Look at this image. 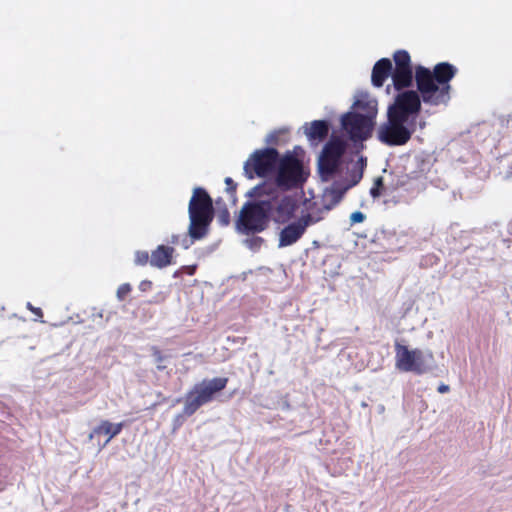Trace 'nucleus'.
<instances>
[{
  "instance_id": "nucleus-1",
  "label": "nucleus",
  "mask_w": 512,
  "mask_h": 512,
  "mask_svg": "<svg viewBox=\"0 0 512 512\" xmlns=\"http://www.w3.org/2000/svg\"><path fill=\"white\" fill-rule=\"evenodd\" d=\"M245 196L248 200L235 218V230L247 236L241 241L242 245L257 253L265 243L258 234L267 230L271 222L285 224L294 219L299 201L293 194H279L268 182L255 185Z\"/></svg>"
},
{
  "instance_id": "nucleus-2",
  "label": "nucleus",
  "mask_w": 512,
  "mask_h": 512,
  "mask_svg": "<svg viewBox=\"0 0 512 512\" xmlns=\"http://www.w3.org/2000/svg\"><path fill=\"white\" fill-rule=\"evenodd\" d=\"M305 150L297 145L281 154L277 148L266 146L256 149L243 166V174L249 179L263 178L279 194L302 189L310 171L304 164Z\"/></svg>"
},
{
  "instance_id": "nucleus-3",
  "label": "nucleus",
  "mask_w": 512,
  "mask_h": 512,
  "mask_svg": "<svg viewBox=\"0 0 512 512\" xmlns=\"http://www.w3.org/2000/svg\"><path fill=\"white\" fill-rule=\"evenodd\" d=\"M421 106L414 93L395 95L388 105L386 121L376 131L379 142L389 147L405 145L416 131Z\"/></svg>"
},
{
  "instance_id": "nucleus-4",
  "label": "nucleus",
  "mask_w": 512,
  "mask_h": 512,
  "mask_svg": "<svg viewBox=\"0 0 512 512\" xmlns=\"http://www.w3.org/2000/svg\"><path fill=\"white\" fill-rule=\"evenodd\" d=\"M372 136L330 137L317 158V174L322 182H329L343 174L344 169L365 148V141Z\"/></svg>"
},
{
  "instance_id": "nucleus-5",
  "label": "nucleus",
  "mask_w": 512,
  "mask_h": 512,
  "mask_svg": "<svg viewBox=\"0 0 512 512\" xmlns=\"http://www.w3.org/2000/svg\"><path fill=\"white\" fill-rule=\"evenodd\" d=\"M458 69L449 62H439L433 69L423 65L415 67L416 90L402 93L407 95L414 93L419 101L429 105L447 104L450 100V91L452 89L450 82L456 76Z\"/></svg>"
},
{
  "instance_id": "nucleus-6",
  "label": "nucleus",
  "mask_w": 512,
  "mask_h": 512,
  "mask_svg": "<svg viewBox=\"0 0 512 512\" xmlns=\"http://www.w3.org/2000/svg\"><path fill=\"white\" fill-rule=\"evenodd\" d=\"M227 384V377L205 378L196 383L183 398V401L186 402V411L188 413L196 412L203 405L212 402L226 388ZM181 401L182 398H178L175 400V404Z\"/></svg>"
},
{
  "instance_id": "nucleus-7",
  "label": "nucleus",
  "mask_w": 512,
  "mask_h": 512,
  "mask_svg": "<svg viewBox=\"0 0 512 512\" xmlns=\"http://www.w3.org/2000/svg\"><path fill=\"white\" fill-rule=\"evenodd\" d=\"M188 217L192 224L210 228L215 217V208L213 199L205 188L197 186L193 189L188 204Z\"/></svg>"
},
{
  "instance_id": "nucleus-8",
  "label": "nucleus",
  "mask_w": 512,
  "mask_h": 512,
  "mask_svg": "<svg viewBox=\"0 0 512 512\" xmlns=\"http://www.w3.org/2000/svg\"><path fill=\"white\" fill-rule=\"evenodd\" d=\"M340 125L346 137L372 136L376 126L375 112L361 114V112L349 110L341 116Z\"/></svg>"
},
{
  "instance_id": "nucleus-9",
  "label": "nucleus",
  "mask_w": 512,
  "mask_h": 512,
  "mask_svg": "<svg viewBox=\"0 0 512 512\" xmlns=\"http://www.w3.org/2000/svg\"><path fill=\"white\" fill-rule=\"evenodd\" d=\"M353 186L350 181L344 179L334 180L331 186L326 187L323 191L322 207L319 208V213L331 211Z\"/></svg>"
},
{
  "instance_id": "nucleus-10",
  "label": "nucleus",
  "mask_w": 512,
  "mask_h": 512,
  "mask_svg": "<svg viewBox=\"0 0 512 512\" xmlns=\"http://www.w3.org/2000/svg\"><path fill=\"white\" fill-rule=\"evenodd\" d=\"M395 366L398 370L403 372H412L416 374L419 367L415 362V349H409L408 346L396 341L395 345Z\"/></svg>"
},
{
  "instance_id": "nucleus-11",
  "label": "nucleus",
  "mask_w": 512,
  "mask_h": 512,
  "mask_svg": "<svg viewBox=\"0 0 512 512\" xmlns=\"http://www.w3.org/2000/svg\"><path fill=\"white\" fill-rule=\"evenodd\" d=\"M283 228L279 231L278 248H285L297 243L305 234L297 220L290 219L283 224Z\"/></svg>"
},
{
  "instance_id": "nucleus-12",
  "label": "nucleus",
  "mask_w": 512,
  "mask_h": 512,
  "mask_svg": "<svg viewBox=\"0 0 512 512\" xmlns=\"http://www.w3.org/2000/svg\"><path fill=\"white\" fill-rule=\"evenodd\" d=\"M330 127V120L320 119L312 121L310 123V127H308V123H305L302 128L304 129V134L306 135L311 145H317L325 140L329 133Z\"/></svg>"
},
{
  "instance_id": "nucleus-13",
  "label": "nucleus",
  "mask_w": 512,
  "mask_h": 512,
  "mask_svg": "<svg viewBox=\"0 0 512 512\" xmlns=\"http://www.w3.org/2000/svg\"><path fill=\"white\" fill-rule=\"evenodd\" d=\"M392 82L396 95L409 92L413 90L415 71L413 68H393Z\"/></svg>"
},
{
  "instance_id": "nucleus-14",
  "label": "nucleus",
  "mask_w": 512,
  "mask_h": 512,
  "mask_svg": "<svg viewBox=\"0 0 512 512\" xmlns=\"http://www.w3.org/2000/svg\"><path fill=\"white\" fill-rule=\"evenodd\" d=\"M393 65L389 58H381L374 64L371 73V83L376 88H381L388 77L392 78Z\"/></svg>"
},
{
  "instance_id": "nucleus-15",
  "label": "nucleus",
  "mask_w": 512,
  "mask_h": 512,
  "mask_svg": "<svg viewBox=\"0 0 512 512\" xmlns=\"http://www.w3.org/2000/svg\"><path fill=\"white\" fill-rule=\"evenodd\" d=\"M174 252L175 249L172 246L164 244L158 245L151 253L150 265L162 269L173 264Z\"/></svg>"
},
{
  "instance_id": "nucleus-16",
  "label": "nucleus",
  "mask_w": 512,
  "mask_h": 512,
  "mask_svg": "<svg viewBox=\"0 0 512 512\" xmlns=\"http://www.w3.org/2000/svg\"><path fill=\"white\" fill-rule=\"evenodd\" d=\"M415 354H417L415 356V362L419 367V370H416V375L430 373L437 368L434 354L430 349L422 350L415 348Z\"/></svg>"
},
{
  "instance_id": "nucleus-17",
  "label": "nucleus",
  "mask_w": 512,
  "mask_h": 512,
  "mask_svg": "<svg viewBox=\"0 0 512 512\" xmlns=\"http://www.w3.org/2000/svg\"><path fill=\"white\" fill-rule=\"evenodd\" d=\"M210 228L192 224L189 221L187 234L182 236L180 239V244L183 249H189L196 241L204 239L209 234Z\"/></svg>"
},
{
  "instance_id": "nucleus-18",
  "label": "nucleus",
  "mask_w": 512,
  "mask_h": 512,
  "mask_svg": "<svg viewBox=\"0 0 512 512\" xmlns=\"http://www.w3.org/2000/svg\"><path fill=\"white\" fill-rule=\"evenodd\" d=\"M350 110L361 112V114H369L375 112V118L377 117V101L371 99L368 92H359L355 101L353 102Z\"/></svg>"
},
{
  "instance_id": "nucleus-19",
  "label": "nucleus",
  "mask_w": 512,
  "mask_h": 512,
  "mask_svg": "<svg viewBox=\"0 0 512 512\" xmlns=\"http://www.w3.org/2000/svg\"><path fill=\"white\" fill-rule=\"evenodd\" d=\"M125 423L120 422L117 424H113L108 420H102L99 425L94 427L92 433L90 434V438H93L94 435H107L108 438L106 439L104 446L108 444L114 437H116L118 434L121 433L122 429L124 428Z\"/></svg>"
},
{
  "instance_id": "nucleus-20",
  "label": "nucleus",
  "mask_w": 512,
  "mask_h": 512,
  "mask_svg": "<svg viewBox=\"0 0 512 512\" xmlns=\"http://www.w3.org/2000/svg\"><path fill=\"white\" fill-rule=\"evenodd\" d=\"M323 219L322 213H319V208L314 211L313 205L310 206V211L302 213L296 220L306 232L308 227L318 223Z\"/></svg>"
},
{
  "instance_id": "nucleus-21",
  "label": "nucleus",
  "mask_w": 512,
  "mask_h": 512,
  "mask_svg": "<svg viewBox=\"0 0 512 512\" xmlns=\"http://www.w3.org/2000/svg\"><path fill=\"white\" fill-rule=\"evenodd\" d=\"M367 166V158L360 155L354 165V169L351 174L350 182L352 185H357L363 177L364 170Z\"/></svg>"
},
{
  "instance_id": "nucleus-22",
  "label": "nucleus",
  "mask_w": 512,
  "mask_h": 512,
  "mask_svg": "<svg viewBox=\"0 0 512 512\" xmlns=\"http://www.w3.org/2000/svg\"><path fill=\"white\" fill-rule=\"evenodd\" d=\"M394 68H413L410 54L406 50H398L394 53Z\"/></svg>"
},
{
  "instance_id": "nucleus-23",
  "label": "nucleus",
  "mask_w": 512,
  "mask_h": 512,
  "mask_svg": "<svg viewBox=\"0 0 512 512\" xmlns=\"http://www.w3.org/2000/svg\"><path fill=\"white\" fill-rule=\"evenodd\" d=\"M194 413L195 412H189L188 413L186 411V402H184L183 411L181 413L175 415L174 418H173V421H172V430H173V432L177 431L180 427H182L183 424L186 421V418L192 416Z\"/></svg>"
},
{
  "instance_id": "nucleus-24",
  "label": "nucleus",
  "mask_w": 512,
  "mask_h": 512,
  "mask_svg": "<svg viewBox=\"0 0 512 512\" xmlns=\"http://www.w3.org/2000/svg\"><path fill=\"white\" fill-rule=\"evenodd\" d=\"M384 191V181H383V178L382 177H377L375 180H374V184L373 186L371 187L369 193H370V196L374 199L376 198H379L382 193Z\"/></svg>"
},
{
  "instance_id": "nucleus-25",
  "label": "nucleus",
  "mask_w": 512,
  "mask_h": 512,
  "mask_svg": "<svg viewBox=\"0 0 512 512\" xmlns=\"http://www.w3.org/2000/svg\"><path fill=\"white\" fill-rule=\"evenodd\" d=\"M152 356L154 357L157 363V370L164 371L166 366L162 363L168 358L166 355H163L162 352L157 347H152Z\"/></svg>"
},
{
  "instance_id": "nucleus-26",
  "label": "nucleus",
  "mask_w": 512,
  "mask_h": 512,
  "mask_svg": "<svg viewBox=\"0 0 512 512\" xmlns=\"http://www.w3.org/2000/svg\"><path fill=\"white\" fill-rule=\"evenodd\" d=\"M225 184H226V191L230 195L233 204H235L236 200H237V198H236L237 183L231 177H226Z\"/></svg>"
},
{
  "instance_id": "nucleus-27",
  "label": "nucleus",
  "mask_w": 512,
  "mask_h": 512,
  "mask_svg": "<svg viewBox=\"0 0 512 512\" xmlns=\"http://www.w3.org/2000/svg\"><path fill=\"white\" fill-rule=\"evenodd\" d=\"M288 130L286 128H282V129H279V130H274L272 131L271 133H269L266 138H265V142L268 144V145H278L279 143V136L280 134L282 133H285L287 132Z\"/></svg>"
},
{
  "instance_id": "nucleus-28",
  "label": "nucleus",
  "mask_w": 512,
  "mask_h": 512,
  "mask_svg": "<svg viewBox=\"0 0 512 512\" xmlns=\"http://www.w3.org/2000/svg\"><path fill=\"white\" fill-rule=\"evenodd\" d=\"M279 409L284 412L297 410V409H305L302 405L293 406L288 400V395L284 396L278 403Z\"/></svg>"
},
{
  "instance_id": "nucleus-29",
  "label": "nucleus",
  "mask_w": 512,
  "mask_h": 512,
  "mask_svg": "<svg viewBox=\"0 0 512 512\" xmlns=\"http://www.w3.org/2000/svg\"><path fill=\"white\" fill-rule=\"evenodd\" d=\"M148 261L150 262L149 254L147 251H142V250L136 251L135 260H134L136 265L144 266L148 263Z\"/></svg>"
},
{
  "instance_id": "nucleus-30",
  "label": "nucleus",
  "mask_w": 512,
  "mask_h": 512,
  "mask_svg": "<svg viewBox=\"0 0 512 512\" xmlns=\"http://www.w3.org/2000/svg\"><path fill=\"white\" fill-rule=\"evenodd\" d=\"M132 290V286L130 283H124L122 285H120L117 289V293H116V296H117V299L119 301H123L125 299V297L131 292Z\"/></svg>"
},
{
  "instance_id": "nucleus-31",
  "label": "nucleus",
  "mask_w": 512,
  "mask_h": 512,
  "mask_svg": "<svg viewBox=\"0 0 512 512\" xmlns=\"http://www.w3.org/2000/svg\"><path fill=\"white\" fill-rule=\"evenodd\" d=\"M415 161L417 162V168L419 169L420 172L424 173L430 170L431 162L429 158L424 159L420 156H416Z\"/></svg>"
},
{
  "instance_id": "nucleus-32",
  "label": "nucleus",
  "mask_w": 512,
  "mask_h": 512,
  "mask_svg": "<svg viewBox=\"0 0 512 512\" xmlns=\"http://www.w3.org/2000/svg\"><path fill=\"white\" fill-rule=\"evenodd\" d=\"M218 223L220 224V226L223 227L228 226L230 224V212L228 211L225 205L218 215Z\"/></svg>"
},
{
  "instance_id": "nucleus-33",
  "label": "nucleus",
  "mask_w": 512,
  "mask_h": 512,
  "mask_svg": "<svg viewBox=\"0 0 512 512\" xmlns=\"http://www.w3.org/2000/svg\"><path fill=\"white\" fill-rule=\"evenodd\" d=\"M366 219V215L361 211H354L350 215V224L355 225L358 223L364 222Z\"/></svg>"
},
{
  "instance_id": "nucleus-34",
  "label": "nucleus",
  "mask_w": 512,
  "mask_h": 512,
  "mask_svg": "<svg viewBox=\"0 0 512 512\" xmlns=\"http://www.w3.org/2000/svg\"><path fill=\"white\" fill-rule=\"evenodd\" d=\"M394 235H395L394 232L386 231V230L382 229L375 233L374 239L372 241L373 242L381 241L388 237H393Z\"/></svg>"
},
{
  "instance_id": "nucleus-35",
  "label": "nucleus",
  "mask_w": 512,
  "mask_h": 512,
  "mask_svg": "<svg viewBox=\"0 0 512 512\" xmlns=\"http://www.w3.org/2000/svg\"><path fill=\"white\" fill-rule=\"evenodd\" d=\"M152 282L150 280H143L140 282L138 288L141 292H147L152 288Z\"/></svg>"
},
{
  "instance_id": "nucleus-36",
  "label": "nucleus",
  "mask_w": 512,
  "mask_h": 512,
  "mask_svg": "<svg viewBox=\"0 0 512 512\" xmlns=\"http://www.w3.org/2000/svg\"><path fill=\"white\" fill-rule=\"evenodd\" d=\"M181 270H182V272H185L188 275H194L197 270V265L193 264V265L182 266Z\"/></svg>"
},
{
  "instance_id": "nucleus-37",
  "label": "nucleus",
  "mask_w": 512,
  "mask_h": 512,
  "mask_svg": "<svg viewBox=\"0 0 512 512\" xmlns=\"http://www.w3.org/2000/svg\"><path fill=\"white\" fill-rule=\"evenodd\" d=\"M27 309H29L32 313H34L37 317H43V311L39 307H34L30 302L26 305Z\"/></svg>"
},
{
  "instance_id": "nucleus-38",
  "label": "nucleus",
  "mask_w": 512,
  "mask_h": 512,
  "mask_svg": "<svg viewBox=\"0 0 512 512\" xmlns=\"http://www.w3.org/2000/svg\"><path fill=\"white\" fill-rule=\"evenodd\" d=\"M437 391L440 393V394H444V393H447L450 391V386L447 385V384H444V383H441L438 388H437Z\"/></svg>"
},
{
  "instance_id": "nucleus-39",
  "label": "nucleus",
  "mask_w": 512,
  "mask_h": 512,
  "mask_svg": "<svg viewBox=\"0 0 512 512\" xmlns=\"http://www.w3.org/2000/svg\"><path fill=\"white\" fill-rule=\"evenodd\" d=\"M180 239H181L180 235L172 234L170 239L168 240V243L175 245V244L180 243Z\"/></svg>"
},
{
  "instance_id": "nucleus-40",
  "label": "nucleus",
  "mask_w": 512,
  "mask_h": 512,
  "mask_svg": "<svg viewBox=\"0 0 512 512\" xmlns=\"http://www.w3.org/2000/svg\"><path fill=\"white\" fill-rule=\"evenodd\" d=\"M250 273H252V271H251V270L246 271V272H243V273L241 274V276H240L241 280H243V281H244V280H246L247 275H248V274H250Z\"/></svg>"
},
{
  "instance_id": "nucleus-41",
  "label": "nucleus",
  "mask_w": 512,
  "mask_h": 512,
  "mask_svg": "<svg viewBox=\"0 0 512 512\" xmlns=\"http://www.w3.org/2000/svg\"><path fill=\"white\" fill-rule=\"evenodd\" d=\"M182 273H183V272H182V270H181V268H180L179 270H177V271H175V272H174L173 277H174V278H179V277L181 276V274H182Z\"/></svg>"
},
{
  "instance_id": "nucleus-42",
  "label": "nucleus",
  "mask_w": 512,
  "mask_h": 512,
  "mask_svg": "<svg viewBox=\"0 0 512 512\" xmlns=\"http://www.w3.org/2000/svg\"><path fill=\"white\" fill-rule=\"evenodd\" d=\"M312 245H313V247L318 248V247H320V242L318 240H314L312 242Z\"/></svg>"
},
{
  "instance_id": "nucleus-43",
  "label": "nucleus",
  "mask_w": 512,
  "mask_h": 512,
  "mask_svg": "<svg viewBox=\"0 0 512 512\" xmlns=\"http://www.w3.org/2000/svg\"><path fill=\"white\" fill-rule=\"evenodd\" d=\"M216 204H217V205L224 204V202H223L222 198H218V199L216 200Z\"/></svg>"
},
{
  "instance_id": "nucleus-44",
  "label": "nucleus",
  "mask_w": 512,
  "mask_h": 512,
  "mask_svg": "<svg viewBox=\"0 0 512 512\" xmlns=\"http://www.w3.org/2000/svg\"><path fill=\"white\" fill-rule=\"evenodd\" d=\"M217 248V244L211 245V253Z\"/></svg>"
},
{
  "instance_id": "nucleus-45",
  "label": "nucleus",
  "mask_w": 512,
  "mask_h": 512,
  "mask_svg": "<svg viewBox=\"0 0 512 512\" xmlns=\"http://www.w3.org/2000/svg\"><path fill=\"white\" fill-rule=\"evenodd\" d=\"M2 409V404L0 403V410Z\"/></svg>"
}]
</instances>
